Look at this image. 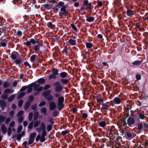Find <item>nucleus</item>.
Listing matches in <instances>:
<instances>
[{"instance_id":"f257e3e1","label":"nucleus","mask_w":148,"mask_h":148,"mask_svg":"<svg viewBox=\"0 0 148 148\" xmlns=\"http://www.w3.org/2000/svg\"><path fill=\"white\" fill-rule=\"evenodd\" d=\"M86 47L88 50V51L86 52V56L88 58L87 61H89L91 62H92V50L91 48L92 47V44L91 42H86Z\"/></svg>"},{"instance_id":"f03ea898","label":"nucleus","mask_w":148,"mask_h":148,"mask_svg":"<svg viewBox=\"0 0 148 148\" xmlns=\"http://www.w3.org/2000/svg\"><path fill=\"white\" fill-rule=\"evenodd\" d=\"M36 135V133L35 132L29 134L28 143L26 141L24 142L23 143V146L25 147H27L28 144L30 145L32 144L34 141Z\"/></svg>"},{"instance_id":"7ed1b4c3","label":"nucleus","mask_w":148,"mask_h":148,"mask_svg":"<svg viewBox=\"0 0 148 148\" xmlns=\"http://www.w3.org/2000/svg\"><path fill=\"white\" fill-rule=\"evenodd\" d=\"M83 5L84 8L82 6L80 8L81 11H82L83 10H87L88 12H92V3H89L88 0H84L83 1Z\"/></svg>"},{"instance_id":"20e7f679","label":"nucleus","mask_w":148,"mask_h":148,"mask_svg":"<svg viewBox=\"0 0 148 148\" xmlns=\"http://www.w3.org/2000/svg\"><path fill=\"white\" fill-rule=\"evenodd\" d=\"M136 114H135L133 115V114H131V116L129 117L127 120V122H126L125 119L123 120V122H124L126 125H128L130 127H132L133 125L135 123V120L132 117H135V116Z\"/></svg>"},{"instance_id":"39448f33","label":"nucleus","mask_w":148,"mask_h":148,"mask_svg":"<svg viewBox=\"0 0 148 148\" xmlns=\"http://www.w3.org/2000/svg\"><path fill=\"white\" fill-rule=\"evenodd\" d=\"M51 92V90H48L43 92L42 95L48 100H51L53 99V97L50 94Z\"/></svg>"},{"instance_id":"423d86ee","label":"nucleus","mask_w":148,"mask_h":148,"mask_svg":"<svg viewBox=\"0 0 148 148\" xmlns=\"http://www.w3.org/2000/svg\"><path fill=\"white\" fill-rule=\"evenodd\" d=\"M46 126L45 123L43 122L41 123L39 127L36 128V130L38 132L40 133L42 131V134L46 135L47 132L45 130Z\"/></svg>"},{"instance_id":"0eeeda50","label":"nucleus","mask_w":148,"mask_h":148,"mask_svg":"<svg viewBox=\"0 0 148 148\" xmlns=\"http://www.w3.org/2000/svg\"><path fill=\"white\" fill-rule=\"evenodd\" d=\"M66 5H63L62 7L60 8V11L59 12V13L60 15L62 16H66L68 14V11L66 10Z\"/></svg>"},{"instance_id":"6e6552de","label":"nucleus","mask_w":148,"mask_h":148,"mask_svg":"<svg viewBox=\"0 0 148 148\" xmlns=\"http://www.w3.org/2000/svg\"><path fill=\"white\" fill-rule=\"evenodd\" d=\"M46 135L41 134V136L40 134H38L36 136V142H38V141L40 140V142H43L45 140V136Z\"/></svg>"},{"instance_id":"1a4fd4ad","label":"nucleus","mask_w":148,"mask_h":148,"mask_svg":"<svg viewBox=\"0 0 148 148\" xmlns=\"http://www.w3.org/2000/svg\"><path fill=\"white\" fill-rule=\"evenodd\" d=\"M25 61V60L23 57H21L19 59L15 60L14 61V62L16 64L19 65L21 64L22 65H23V64L22 62H24Z\"/></svg>"},{"instance_id":"9d476101","label":"nucleus","mask_w":148,"mask_h":148,"mask_svg":"<svg viewBox=\"0 0 148 148\" xmlns=\"http://www.w3.org/2000/svg\"><path fill=\"white\" fill-rule=\"evenodd\" d=\"M19 54L18 53L15 51H13L11 53L10 56V58L12 60H16L17 56Z\"/></svg>"},{"instance_id":"9b49d317","label":"nucleus","mask_w":148,"mask_h":148,"mask_svg":"<svg viewBox=\"0 0 148 148\" xmlns=\"http://www.w3.org/2000/svg\"><path fill=\"white\" fill-rule=\"evenodd\" d=\"M121 102V99L119 98L116 97H115L113 99V101H111L110 102L112 104H119Z\"/></svg>"},{"instance_id":"f8f14e48","label":"nucleus","mask_w":148,"mask_h":148,"mask_svg":"<svg viewBox=\"0 0 148 148\" xmlns=\"http://www.w3.org/2000/svg\"><path fill=\"white\" fill-rule=\"evenodd\" d=\"M100 104L102 105V107L101 109L102 110H108L109 107L110 106V103L108 102H107L106 103H100Z\"/></svg>"},{"instance_id":"ddd939ff","label":"nucleus","mask_w":148,"mask_h":148,"mask_svg":"<svg viewBox=\"0 0 148 148\" xmlns=\"http://www.w3.org/2000/svg\"><path fill=\"white\" fill-rule=\"evenodd\" d=\"M42 46V44L38 43L36 45H34L33 47V49L36 51L37 52H40L41 53L40 51V47Z\"/></svg>"},{"instance_id":"4468645a","label":"nucleus","mask_w":148,"mask_h":148,"mask_svg":"<svg viewBox=\"0 0 148 148\" xmlns=\"http://www.w3.org/2000/svg\"><path fill=\"white\" fill-rule=\"evenodd\" d=\"M8 41L5 39H1L0 40V47L1 46L4 47L6 46Z\"/></svg>"},{"instance_id":"2eb2a0df","label":"nucleus","mask_w":148,"mask_h":148,"mask_svg":"<svg viewBox=\"0 0 148 148\" xmlns=\"http://www.w3.org/2000/svg\"><path fill=\"white\" fill-rule=\"evenodd\" d=\"M56 105L55 103L53 101H51L49 103V110L51 111L54 110L56 108Z\"/></svg>"},{"instance_id":"dca6fc26","label":"nucleus","mask_w":148,"mask_h":148,"mask_svg":"<svg viewBox=\"0 0 148 148\" xmlns=\"http://www.w3.org/2000/svg\"><path fill=\"white\" fill-rule=\"evenodd\" d=\"M54 88L55 92H58L62 91L63 88L62 85H60L54 86Z\"/></svg>"},{"instance_id":"f3484780","label":"nucleus","mask_w":148,"mask_h":148,"mask_svg":"<svg viewBox=\"0 0 148 148\" xmlns=\"http://www.w3.org/2000/svg\"><path fill=\"white\" fill-rule=\"evenodd\" d=\"M143 61V60H136L132 62L131 64L134 66H138L140 65Z\"/></svg>"},{"instance_id":"a211bd4d","label":"nucleus","mask_w":148,"mask_h":148,"mask_svg":"<svg viewBox=\"0 0 148 148\" xmlns=\"http://www.w3.org/2000/svg\"><path fill=\"white\" fill-rule=\"evenodd\" d=\"M135 112H136L139 115V118L138 119V120H140V119H144L146 117V116L144 114L140 113L139 111L135 110Z\"/></svg>"},{"instance_id":"6ab92c4d","label":"nucleus","mask_w":148,"mask_h":148,"mask_svg":"<svg viewBox=\"0 0 148 148\" xmlns=\"http://www.w3.org/2000/svg\"><path fill=\"white\" fill-rule=\"evenodd\" d=\"M60 82H61L62 85H66L69 83V81L67 79H60Z\"/></svg>"},{"instance_id":"aec40b11","label":"nucleus","mask_w":148,"mask_h":148,"mask_svg":"<svg viewBox=\"0 0 148 148\" xmlns=\"http://www.w3.org/2000/svg\"><path fill=\"white\" fill-rule=\"evenodd\" d=\"M1 129L3 134H5L7 132V129L4 124H2L1 125Z\"/></svg>"},{"instance_id":"412c9836","label":"nucleus","mask_w":148,"mask_h":148,"mask_svg":"<svg viewBox=\"0 0 148 148\" xmlns=\"http://www.w3.org/2000/svg\"><path fill=\"white\" fill-rule=\"evenodd\" d=\"M42 6L44 8L47 10L52 9L53 8V6L49 4H45Z\"/></svg>"},{"instance_id":"4be33fe9","label":"nucleus","mask_w":148,"mask_h":148,"mask_svg":"<svg viewBox=\"0 0 148 148\" xmlns=\"http://www.w3.org/2000/svg\"><path fill=\"white\" fill-rule=\"evenodd\" d=\"M68 42L71 45L74 46L76 44V41L75 40H73V39H70Z\"/></svg>"},{"instance_id":"5701e85b","label":"nucleus","mask_w":148,"mask_h":148,"mask_svg":"<svg viewBox=\"0 0 148 148\" xmlns=\"http://www.w3.org/2000/svg\"><path fill=\"white\" fill-rule=\"evenodd\" d=\"M86 141L87 142V145L88 147H91L92 148V141L90 139V138L89 137L87 138L86 139Z\"/></svg>"},{"instance_id":"b1692460","label":"nucleus","mask_w":148,"mask_h":148,"mask_svg":"<svg viewBox=\"0 0 148 148\" xmlns=\"http://www.w3.org/2000/svg\"><path fill=\"white\" fill-rule=\"evenodd\" d=\"M59 75L62 79H64L66 77L68 74L66 72H63L59 73Z\"/></svg>"},{"instance_id":"393cba45","label":"nucleus","mask_w":148,"mask_h":148,"mask_svg":"<svg viewBox=\"0 0 148 148\" xmlns=\"http://www.w3.org/2000/svg\"><path fill=\"white\" fill-rule=\"evenodd\" d=\"M47 25L48 27L52 29L54 28L55 27V25L53 24L51 22H49L47 23Z\"/></svg>"},{"instance_id":"a878e982","label":"nucleus","mask_w":148,"mask_h":148,"mask_svg":"<svg viewBox=\"0 0 148 148\" xmlns=\"http://www.w3.org/2000/svg\"><path fill=\"white\" fill-rule=\"evenodd\" d=\"M127 14L129 16H131L134 15V14L133 12L130 9H127Z\"/></svg>"},{"instance_id":"bb28decb","label":"nucleus","mask_w":148,"mask_h":148,"mask_svg":"<svg viewBox=\"0 0 148 148\" xmlns=\"http://www.w3.org/2000/svg\"><path fill=\"white\" fill-rule=\"evenodd\" d=\"M52 74L56 75H59V73H58L59 71L56 68H53L52 69Z\"/></svg>"},{"instance_id":"cd10ccee","label":"nucleus","mask_w":148,"mask_h":148,"mask_svg":"<svg viewBox=\"0 0 148 148\" xmlns=\"http://www.w3.org/2000/svg\"><path fill=\"white\" fill-rule=\"evenodd\" d=\"M45 82V79L43 78H41L38 79L37 81V82L39 84H43Z\"/></svg>"},{"instance_id":"c85d7f7f","label":"nucleus","mask_w":148,"mask_h":148,"mask_svg":"<svg viewBox=\"0 0 148 148\" xmlns=\"http://www.w3.org/2000/svg\"><path fill=\"white\" fill-rule=\"evenodd\" d=\"M64 106V105L63 103H58V109L59 111H60Z\"/></svg>"},{"instance_id":"c756f323","label":"nucleus","mask_w":148,"mask_h":148,"mask_svg":"<svg viewBox=\"0 0 148 148\" xmlns=\"http://www.w3.org/2000/svg\"><path fill=\"white\" fill-rule=\"evenodd\" d=\"M64 3L63 1H60L55 6L59 8H60L61 7H62L63 5H64Z\"/></svg>"},{"instance_id":"7c9ffc66","label":"nucleus","mask_w":148,"mask_h":148,"mask_svg":"<svg viewBox=\"0 0 148 148\" xmlns=\"http://www.w3.org/2000/svg\"><path fill=\"white\" fill-rule=\"evenodd\" d=\"M57 78V77L56 75L52 74L49 75L48 77V79L49 80L54 79H56Z\"/></svg>"},{"instance_id":"2f4dec72","label":"nucleus","mask_w":148,"mask_h":148,"mask_svg":"<svg viewBox=\"0 0 148 148\" xmlns=\"http://www.w3.org/2000/svg\"><path fill=\"white\" fill-rule=\"evenodd\" d=\"M31 103L29 101H27L25 104L24 108L25 110H27L30 106L31 105Z\"/></svg>"},{"instance_id":"473e14b6","label":"nucleus","mask_w":148,"mask_h":148,"mask_svg":"<svg viewBox=\"0 0 148 148\" xmlns=\"http://www.w3.org/2000/svg\"><path fill=\"white\" fill-rule=\"evenodd\" d=\"M38 56L34 54L30 58V60L32 62H34L35 58L36 57H38Z\"/></svg>"},{"instance_id":"72a5a7b5","label":"nucleus","mask_w":148,"mask_h":148,"mask_svg":"<svg viewBox=\"0 0 148 148\" xmlns=\"http://www.w3.org/2000/svg\"><path fill=\"white\" fill-rule=\"evenodd\" d=\"M64 100L63 97L61 96L58 99V103H63Z\"/></svg>"},{"instance_id":"f704fd0d","label":"nucleus","mask_w":148,"mask_h":148,"mask_svg":"<svg viewBox=\"0 0 148 148\" xmlns=\"http://www.w3.org/2000/svg\"><path fill=\"white\" fill-rule=\"evenodd\" d=\"M91 77L92 78V80L91 82H88L87 85L91 89L92 88V74H91Z\"/></svg>"},{"instance_id":"c9c22d12","label":"nucleus","mask_w":148,"mask_h":148,"mask_svg":"<svg viewBox=\"0 0 148 148\" xmlns=\"http://www.w3.org/2000/svg\"><path fill=\"white\" fill-rule=\"evenodd\" d=\"M15 97V95L14 94H12L10 96L8 99V102H10L12 101Z\"/></svg>"},{"instance_id":"e433bc0d","label":"nucleus","mask_w":148,"mask_h":148,"mask_svg":"<svg viewBox=\"0 0 148 148\" xmlns=\"http://www.w3.org/2000/svg\"><path fill=\"white\" fill-rule=\"evenodd\" d=\"M47 108H43L40 110V111L41 113H43L45 115H46L47 114Z\"/></svg>"},{"instance_id":"4c0bfd02","label":"nucleus","mask_w":148,"mask_h":148,"mask_svg":"<svg viewBox=\"0 0 148 148\" xmlns=\"http://www.w3.org/2000/svg\"><path fill=\"white\" fill-rule=\"evenodd\" d=\"M39 116V113L38 112H34V120H36L38 118Z\"/></svg>"},{"instance_id":"58836bf2","label":"nucleus","mask_w":148,"mask_h":148,"mask_svg":"<svg viewBox=\"0 0 148 148\" xmlns=\"http://www.w3.org/2000/svg\"><path fill=\"white\" fill-rule=\"evenodd\" d=\"M98 124L101 127H105L106 125V123L105 121H103L100 122Z\"/></svg>"},{"instance_id":"ea45409f","label":"nucleus","mask_w":148,"mask_h":148,"mask_svg":"<svg viewBox=\"0 0 148 148\" xmlns=\"http://www.w3.org/2000/svg\"><path fill=\"white\" fill-rule=\"evenodd\" d=\"M0 105L2 107H4L6 105V102L3 100H1L0 101Z\"/></svg>"},{"instance_id":"a19ab883","label":"nucleus","mask_w":148,"mask_h":148,"mask_svg":"<svg viewBox=\"0 0 148 148\" xmlns=\"http://www.w3.org/2000/svg\"><path fill=\"white\" fill-rule=\"evenodd\" d=\"M34 100V97L32 95H29L28 97V99L27 101H29L30 102V103L33 102Z\"/></svg>"},{"instance_id":"79ce46f5","label":"nucleus","mask_w":148,"mask_h":148,"mask_svg":"<svg viewBox=\"0 0 148 148\" xmlns=\"http://www.w3.org/2000/svg\"><path fill=\"white\" fill-rule=\"evenodd\" d=\"M40 123V121H39L37 120L34 123V127L36 128L38 127Z\"/></svg>"},{"instance_id":"37998d69","label":"nucleus","mask_w":148,"mask_h":148,"mask_svg":"<svg viewBox=\"0 0 148 148\" xmlns=\"http://www.w3.org/2000/svg\"><path fill=\"white\" fill-rule=\"evenodd\" d=\"M26 94V92H23L21 93L18 95V99H20L23 97Z\"/></svg>"},{"instance_id":"c03bdc74","label":"nucleus","mask_w":148,"mask_h":148,"mask_svg":"<svg viewBox=\"0 0 148 148\" xmlns=\"http://www.w3.org/2000/svg\"><path fill=\"white\" fill-rule=\"evenodd\" d=\"M101 66L105 67L106 68L108 69L109 67V65L106 62H104L101 64Z\"/></svg>"},{"instance_id":"a18cd8bd","label":"nucleus","mask_w":148,"mask_h":148,"mask_svg":"<svg viewBox=\"0 0 148 148\" xmlns=\"http://www.w3.org/2000/svg\"><path fill=\"white\" fill-rule=\"evenodd\" d=\"M143 127V124L141 123H139L137 126V128L138 130H141Z\"/></svg>"},{"instance_id":"49530a36","label":"nucleus","mask_w":148,"mask_h":148,"mask_svg":"<svg viewBox=\"0 0 148 148\" xmlns=\"http://www.w3.org/2000/svg\"><path fill=\"white\" fill-rule=\"evenodd\" d=\"M10 85V84L8 82L5 81L3 84V86L4 88H7Z\"/></svg>"},{"instance_id":"de8ad7c7","label":"nucleus","mask_w":148,"mask_h":148,"mask_svg":"<svg viewBox=\"0 0 148 148\" xmlns=\"http://www.w3.org/2000/svg\"><path fill=\"white\" fill-rule=\"evenodd\" d=\"M24 113V111L23 110H20L18 112L17 116L18 117H21V116L23 115Z\"/></svg>"},{"instance_id":"09e8293b","label":"nucleus","mask_w":148,"mask_h":148,"mask_svg":"<svg viewBox=\"0 0 148 148\" xmlns=\"http://www.w3.org/2000/svg\"><path fill=\"white\" fill-rule=\"evenodd\" d=\"M96 131H97V129L93 128V135L95 136H99V134H98L99 132L96 133Z\"/></svg>"},{"instance_id":"8fccbe9b","label":"nucleus","mask_w":148,"mask_h":148,"mask_svg":"<svg viewBox=\"0 0 148 148\" xmlns=\"http://www.w3.org/2000/svg\"><path fill=\"white\" fill-rule=\"evenodd\" d=\"M8 95L6 93H5L3 94H2L1 96V98L4 99H7L8 98Z\"/></svg>"},{"instance_id":"3c124183","label":"nucleus","mask_w":148,"mask_h":148,"mask_svg":"<svg viewBox=\"0 0 148 148\" xmlns=\"http://www.w3.org/2000/svg\"><path fill=\"white\" fill-rule=\"evenodd\" d=\"M5 117L3 116L2 115L0 116V124L1 123L3 122L5 119Z\"/></svg>"},{"instance_id":"603ef678","label":"nucleus","mask_w":148,"mask_h":148,"mask_svg":"<svg viewBox=\"0 0 148 148\" xmlns=\"http://www.w3.org/2000/svg\"><path fill=\"white\" fill-rule=\"evenodd\" d=\"M126 135L127 136L130 138H133L132 137V135L131 133L130 132H126Z\"/></svg>"},{"instance_id":"864d4df0","label":"nucleus","mask_w":148,"mask_h":148,"mask_svg":"<svg viewBox=\"0 0 148 148\" xmlns=\"http://www.w3.org/2000/svg\"><path fill=\"white\" fill-rule=\"evenodd\" d=\"M11 90L9 88H7L5 89L4 91V93H5L9 94L10 92L11 93H12L13 92V90H12V92H11Z\"/></svg>"},{"instance_id":"5fc2aeb1","label":"nucleus","mask_w":148,"mask_h":148,"mask_svg":"<svg viewBox=\"0 0 148 148\" xmlns=\"http://www.w3.org/2000/svg\"><path fill=\"white\" fill-rule=\"evenodd\" d=\"M69 132V131L67 130H66L63 131H62L61 132V134L63 136H65L66 134Z\"/></svg>"},{"instance_id":"6e6d98bb","label":"nucleus","mask_w":148,"mask_h":148,"mask_svg":"<svg viewBox=\"0 0 148 148\" xmlns=\"http://www.w3.org/2000/svg\"><path fill=\"white\" fill-rule=\"evenodd\" d=\"M60 81H59L56 82H54V86H59L60 85H61V83L60 82Z\"/></svg>"},{"instance_id":"4d7b16f0","label":"nucleus","mask_w":148,"mask_h":148,"mask_svg":"<svg viewBox=\"0 0 148 148\" xmlns=\"http://www.w3.org/2000/svg\"><path fill=\"white\" fill-rule=\"evenodd\" d=\"M52 128V125H48L47 126V130L48 132L50 131Z\"/></svg>"},{"instance_id":"13d9d810","label":"nucleus","mask_w":148,"mask_h":148,"mask_svg":"<svg viewBox=\"0 0 148 148\" xmlns=\"http://www.w3.org/2000/svg\"><path fill=\"white\" fill-rule=\"evenodd\" d=\"M23 102V100L22 99H20L19 100L18 102V105L19 107H22Z\"/></svg>"},{"instance_id":"bf43d9fd","label":"nucleus","mask_w":148,"mask_h":148,"mask_svg":"<svg viewBox=\"0 0 148 148\" xmlns=\"http://www.w3.org/2000/svg\"><path fill=\"white\" fill-rule=\"evenodd\" d=\"M23 129V127L22 125L19 126L17 129V132L18 133H20L22 130Z\"/></svg>"},{"instance_id":"052dcab7","label":"nucleus","mask_w":148,"mask_h":148,"mask_svg":"<svg viewBox=\"0 0 148 148\" xmlns=\"http://www.w3.org/2000/svg\"><path fill=\"white\" fill-rule=\"evenodd\" d=\"M136 77L137 80L138 81L140 80L141 79V76L139 74H137L136 75Z\"/></svg>"},{"instance_id":"680f3d73","label":"nucleus","mask_w":148,"mask_h":148,"mask_svg":"<svg viewBox=\"0 0 148 148\" xmlns=\"http://www.w3.org/2000/svg\"><path fill=\"white\" fill-rule=\"evenodd\" d=\"M22 135L21 133L18 134L16 136V139L20 141Z\"/></svg>"},{"instance_id":"e2e57ef3","label":"nucleus","mask_w":148,"mask_h":148,"mask_svg":"<svg viewBox=\"0 0 148 148\" xmlns=\"http://www.w3.org/2000/svg\"><path fill=\"white\" fill-rule=\"evenodd\" d=\"M15 113V111L14 110H10L9 112V115L12 117H13Z\"/></svg>"},{"instance_id":"0e129e2a","label":"nucleus","mask_w":148,"mask_h":148,"mask_svg":"<svg viewBox=\"0 0 148 148\" xmlns=\"http://www.w3.org/2000/svg\"><path fill=\"white\" fill-rule=\"evenodd\" d=\"M11 131L12 129L11 127H9L8 128V136H10L11 134Z\"/></svg>"},{"instance_id":"69168bd1","label":"nucleus","mask_w":148,"mask_h":148,"mask_svg":"<svg viewBox=\"0 0 148 148\" xmlns=\"http://www.w3.org/2000/svg\"><path fill=\"white\" fill-rule=\"evenodd\" d=\"M50 85L49 84H48L45 86L43 88V90H46L49 89L50 87Z\"/></svg>"},{"instance_id":"338daca9","label":"nucleus","mask_w":148,"mask_h":148,"mask_svg":"<svg viewBox=\"0 0 148 148\" xmlns=\"http://www.w3.org/2000/svg\"><path fill=\"white\" fill-rule=\"evenodd\" d=\"M33 113L30 112L29 114L28 118L30 121H31L32 120L33 118Z\"/></svg>"},{"instance_id":"774afa93","label":"nucleus","mask_w":148,"mask_h":148,"mask_svg":"<svg viewBox=\"0 0 148 148\" xmlns=\"http://www.w3.org/2000/svg\"><path fill=\"white\" fill-rule=\"evenodd\" d=\"M71 26L72 27V29L75 31H77V29L75 25L73 24H71Z\"/></svg>"}]
</instances>
